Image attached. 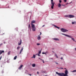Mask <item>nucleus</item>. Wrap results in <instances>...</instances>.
<instances>
[{
	"label": "nucleus",
	"mask_w": 76,
	"mask_h": 76,
	"mask_svg": "<svg viewBox=\"0 0 76 76\" xmlns=\"http://www.w3.org/2000/svg\"><path fill=\"white\" fill-rule=\"evenodd\" d=\"M48 53V52H46V53H45V54L47 55V54H46V53Z\"/></svg>",
	"instance_id": "nucleus-31"
},
{
	"label": "nucleus",
	"mask_w": 76,
	"mask_h": 76,
	"mask_svg": "<svg viewBox=\"0 0 76 76\" xmlns=\"http://www.w3.org/2000/svg\"><path fill=\"white\" fill-rule=\"evenodd\" d=\"M55 62V63H56V64H58V63L56 62Z\"/></svg>",
	"instance_id": "nucleus-40"
},
{
	"label": "nucleus",
	"mask_w": 76,
	"mask_h": 76,
	"mask_svg": "<svg viewBox=\"0 0 76 76\" xmlns=\"http://www.w3.org/2000/svg\"><path fill=\"white\" fill-rule=\"evenodd\" d=\"M39 58V59L40 60H42V59H41L40 58Z\"/></svg>",
	"instance_id": "nucleus-39"
},
{
	"label": "nucleus",
	"mask_w": 76,
	"mask_h": 76,
	"mask_svg": "<svg viewBox=\"0 0 76 76\" xmlns=\"http://www.w3.org/2000/svg\"><path fill=\"white\" fill-rule=\"evenodd\" d=\"M61 32H68V30L66 29H65L64 28H62L61 29Z\"/></svg>",
	"instance_id": "nucleus-3"
},
{
	"label": "nucleus",
	"mask_w": 76,
	"mask_h": 76,
	"mask_svg": "<svg viewBox=\"0 0 76 76\" xmlns=\"http://www.w3.org/2000/svg\"><path fill=\"white\" fill-rule=\"evenodd\" d=\"M20 48V47H18L17 48V50H19V48Z\"/></svg>",
	"instance_id": "nucleus-21"
},
{
	"label": "nucleus",
	"mask_w": 76,
	"mask_h": 76,
	"mask_svg": "<svg viewBox=\"0 0 76 76\" xmlns=\"http://www.w3.org/2000/svg\"><path fill=\"white\" fill-rule=\"evenodd\" d=\"M72 40H73V41H75V39H74V38H72Z\"/></svg>",
	"instance_id": "nucleus-24"
},
{
	"label": "nucleus",
	"mask_w": 76,
	"mask_h": 76,
	"mask_svg": "<svg viewBox=\"0 0 76 76\" xmlns=\"http://www.w3.org/2000/svg\"><path fill=\"white\" fill-rule=\"evenodd\" d=\"M48 53V52H46V53H45V54L47 55V54H46V53Z\"/></svg>",
	"instance_id": "nucleus-30"
},
{
	"label": "nucleus",
	"mask_w": 76,
	"mask_h": 76,
	"mask_svg": "<svg viewBox=\"0 0 76 76\" xmlns=\"http://www.w3.org/2000/svg\"><path fill=\"white\" fill-rule=\"evenodd\" d=\"M23 47H22L21 48V50H20V54H21V53H22V51H23Z\"/></svg>",
	"instance_id": "nucleus-11"
},
{
	"label": "nucleus",
	"mask_w": 76,
	"mask_h": 76,
	"mask_svg": "<svg viewBox=\"0 0 76 76\" xmlns=\"http://www.w3.org/2000/svg\"><path fill=\"white\" fill-rule=\"evenodd\" d=\"M37 39L38 40H39V39H41V37L39 36L38 37Z\"/></svg>",
	"instance_id": "nucleus-14"
},
{
	"label": "nucleus",
	"mask_w": 76,
	"mask_h": 76,
	"mask_svg": "<svg viewBox=\"0 0 76 76\" xmlns=\"http://www.w3.org/2000/svg\"><path fill=\"white\" fill-rule=\"evenodd\" d=\"M41 50H40V51H39V52L38 53V54H40L41 53Z\"/></svg>",
	"instance_id": "nucleus-22"
},
{
	"label": "nucleus",
	"mask_w": 76,
	"mask_h": 76,
	"mask_svg": "<svg viewBox=\"0 0 76 76\" xmlns=\"http://www.w3.org/2000/svg\"><path fill=\"white\" fill-rule=\"evenodd\" d=\"M51 2H53V0H51Z\"/></svg>",
	"instance_id": "nucleus-37"
},
{
	"label": "nucleus",
	"mask_w": 76,
	"mask_h": 76,
	"mask_svg": "<svg viewBox=\"0 0 76 76\" xmlns=\"http://www.w3.org/2000/svg\"><path fill=\"white\" fill-rule=\"evenodd\" d=\"M40 34L39 35H41V34H41V32H40Z\"/></svg>",
	"instance_id": "nucleus-42"
},
{
	"label": "nucleus",
	"mask_w": 76,
	"mask_h": 76,
	"mask_svg": "<svg viewBox=\"0 0 76 76\" xmlns=\"http://www.w3.org/2000/svg\"><path fill=\"white\" fill-rule=\"evenodd\" d=\"M55 57H56V58H58V56H57V54L55 53Z\"/></svg>",
	"instance_id": "nucleus-15"
},
{
	"label": "nucleus",
	"mask_w": 76,
	"mask_h": 76,
	"mask_svg": "<svg viewBox=\"0 0 76 76\" xmlns=\"http://www.w3.org/2000/svg\"><path fill=\"white\" fill-rule=\"evenodd\" d=\"M64 17L69 18V15H65Z\"/></svg>",
	"instance_id": "nucleus-16"
},
{
	"label": "nucleus",
	"mask_w": 76,
	"mask_h": 76,
	"mask_svg": "<svg viewBox=\"0 0 76 76\" xmlns=\"http://www.w3.org/2000/svg\"><path fill=\"white\" fill-rule=\"evenodd\" d=\"M28 28L30 29H31V26L30 25V24H28Z\"/></svg>",
	"instance_id": "nucleus-18"
},
{
	"label": "nucleus",
	"mask_w": 76,
	"mask_h": 76,
	"mask_svg": "<svg viewBox=\"0 0 76 76\" xmlns=\"http://www.w3.org/2000/svg\"><path fill=\"white\" fill-rule=\"evenodd\" d=\"M72 72H76V70H74L73 71H72Z\"/></svg>",
	"instance_id": "nucleus-26"
},
{
	"label": "nucleus",
	"mask_w": 76,
	"mask_h": 76,
	"mask_svg": "<svg viewBox=\"0 0 76 76\" xmlns=\"http://www.w3.org/2000/svg\"><path fill=\"white\" fill-rule=\"evenodd\" d=\"M21 44H22V40L21 39L20 40V43H18V45H21Z\"/></svg>",
	"instance_id": "nucleus-12"
},
{
	"label": "nucleus",
	"mask_w": 76,
	"mask_h": 76,
	"mask_svg": "<svg viewBox=\"0 0 76 76\" xmlns=\"http://www.w3.org/2000/svg\"><path fill=\"white\" fill-rule=\"evenodd\" d=\"M37 74H39V72H37Z\"/></svg>",
	"instance_id": "nucleus-45"
},
{
	"label": "nucleus",
	"mask_w": 76,
	"mask_h": 76,
	"mask_svg": "<svg viewBox=\"0 0 76 76\" xmlns=\"http://www.w3.org/2000/svg\"><path fill=\"white\" fill-rule=\"evenodd\" d=\"M54 26L55 28H57L58 29H60V27L57 26H56V25H53Z\"/></svg>",
	"instance_id": "nucleus-9"
},
{
	"label": "nucleus",
	"mask_w": 76,
	"mask_h": 76,
	"mask_svg": "<svg viewBox=\"0 0 76 76\" xmlns=\"http://www.w3.org/2000/svg\"><path fill=\"white\" fill-rule=\"evenodd\" d=\"M26 72H28L27 70L26 71Z\"/></svg>",
	"instance_id": "nucleus-53"
},
{
	"label": "nucleus",
	"mask_w": 76,
	"mask_h": 76,
	"mask_svg": "<svg viewBox=\"0 0 76 76\" xmlns=\"http://www.w3.org/2000/svg\"><path fill=\"white\" fill-rule=\"evenodd\" d=\"M74 17H75V16L73 15H69V18H74Z\"/></svg>",
	"instance_id": "nucleus-6"
},
{
	"label": "nucleus",
	"mask_w": 76,
	"mask_h": 76,
	"mask_svg": "<svg viewBox=\"0 0 76 76\" xmlns=\"http://www.w3.org/2000/svg\"><path fill=\"white\" fill-rule=\"evenodd\" d=\"M61 5L60 3H59L58 4V7H61Z\"/></svg>",
	"instance_id": "nucleus-13"
},
{
	"label": "nucleus",
	"mask_w": 76,
	"mask_h": 76,
	"mask_svg": "<svg viewBox=\"0 0 76 76\" xmlns=\"http://www.w3.org/2000/svg\"><path fill=\"white\" fill-rule=\"evenodd\" d=\"M62 5V6H63V5Z\"/></svg>",
	"instance_id": "nucleus-55"
},
{
	"label": "nucleus",
	"mask_w": 76,
	"mask_h": 76,
	"mask_svg": "<svg viewBox=\"0 0 76 76\" xmlns=\"http://www.w3.org/2000/svg\"><path fill=\"white\" fill-rule=\"evenodd\" d=\"M8 7L9 8V7Z\"/></svg>",
	"instance_id": "nucleus-54"
},
{
	"label": "nucleus",
	"mask_w": 76,
	"mask_h": 76,
	"mask_svg": "<svg viewBox=\"0 0 76 76\" xmlns=\"http://www.w3.org/2000/svg\"><path fill=\"white\" fill-rule=\"evenodd\" d=\"M3 45V44L1 43L0 44V47H1V45Z\"/></svg>",
	"instance_id": "nucleus-29"
},
{
	"label": "nucleus",
	"mask_w": 76,
	"mask_h": 76,
	"mask_svg": "<svg viewBox=\"0 0 76 76\" xmlns=\"http://www.w3.org/2000/svg\"><path fill=\"white\" fill-rule=\"evenodd\" d=\"M2 57V56H1L0 58V60H1V58Z\"/></svg>",
	"instance_id": "nucleus-35"
},
{
	"label": "nucleus",
	"mask_w": 76,
	"mask_h": 76,
	"mask_svg": "<svg viewBox=\"0 0 76 76\" xmlns=\"http://www.w3.org/2000/svg\"><path fill=\"white\" fill-rule=\"evenodd\" d=\"M75 50L76 51V48H75Z\"/></svg>",
	"instance_id": "nucleus-49"
},
{
	"label": "nucleus",
	"mask_w": 76,
	"mask_h": 76,
	"mask_svg": "<svg viewBox=\"0 0 76 76\" xmlns=\"http://www.w3.org/2000/svg\"><path fill=\"white\" fill-rule=\"evenodd\" d=\"M51 59L52 60H53V58H51Z\"/></svg>",
	"instance_id": "nucleus-51"
},
{
	"label": "nucleus",
	"mask_w": 76,
	"mask_h": 76,
	"mask_svg": "<svg viewBox=\"0 0 76 76\" xmlns=\"http://www.w3.org/2000/svg\"><path fill=\"white\" fill-rule=\"evenodd\" d=\"M2 53H4V50H0V55L2 54Z\"/></svg>",
	"instance_id": "nucleus-7"
},
{
	"label": "nucleus",
	"mask_w": 76,
	"mask_h": 76,
	"mask_svg": "<svg viewBox=\"0 0 76 76\" xmlns=\"http://www.w3.org/2000/svg\"><path fill=\"white\" fill-rule=\"evenodd\" d=\"M35 20H33L31 22V29L32 30V31H35L36 28H35V25L33 24V23H35Z\"/></svg>",
	"instance_id": "nucleus-2"
},
{
	"label": "nucleus",
	"mask_w": 76,
	"mask_h": 76,
	"mask_svg": "<svg viewBox=\"0 0 76 76\" xmlns=\"http://www.w3.org/2000/svg\"><path fill=\"white\" fill-rule=\"evenodd\" d=\"M45 76H47V75H45Z\"/></svg>",
	"instance_id": "nucleus-52"
},
{
	"label": "nucleus",
	"mask_w": 76,
	"mask_h": 76,
	"mask_svg": "<svg viewBox=\"0 0 76 76\" xmlns=\"http://www.w3.org/2000/svg\"><path fill=\"white\" fill-rule=\"evenodd\" d=\"M42 60V61H43V63H44V60Z\"/></svg>",
	"instance_id": "nucleus-34"
},
{
	"label": "nucleus",
	"mask_w": 76,
	"mask_h": 76,
	"mask_svg": "<svg viewBox=\"0 0 76 76\" xmlns=\"http://www.w3.org/2000/svg\"><path fill=\"white\" fill-rule=\"evenodd\" d=\"M64 69H66V68H64Z\"/></svg>",
	"instance_id": "nucleus-50"
},
{
	"label": "nucleus",
	"mask_w": 76,
	"mask_h": 76,
	"mask_svg": "<svg viewBox=\"0 0 76 76\" xmlns=\"http://www.w3.org/2000/svg\"><path fill=\"white\" fill-rule=\"evenodd\" d=\"M44 26H45V25H43V26H42V27H44Z\"/></svg>",
	"instance_id": "nucleus-47"
},
{
	"label": "nucleus",
	"mask_w": 76,
	"mask_h": 76,
	"mask_svg": "<svg viewBox=\"0 0 76 76\" xmlns=\"http://www.w3.org/2000/svg\"><path fill=\"white\" fill-rule=\"evenodd\" d=\"M38 56H40V55H39V54H38Z\"/></svg>",
	"instance_id": "nucleus-38"
},
{
	"label": "nucleus",
	"mask_w": 76,
	"mask_h": 76,
	"mask_svg": "<svg viewBox=\"0 0 76 76\" xmlns=\"http://www.w3.org/2000/svg\"><path fill=\"white\" fill-rule=\"evenodd\" d=\"M4 33L2 34V35H4Z\"/></svg>",
	"instance_id": "nucleus-48"
},
{
	"label": "nucleus",
	"mask_w": 76,
	"mask_h": 76,
	"mask_svg": "<svg viewBox=\"0 0 76 76\" xmlns=\"http://www.w3.org/2000/svg\"><path fill=\"white\" fill-rule=\"evenodd\" d=\"M42 72V73H45V72H46V71H41Z\"/></svg>",
	"instance_id": "nucleus-25"
},
{
	"label": "nucleus",
	"mask_w": 76,
	"mask_h": 76,
	"mask_svg": "<svg viewBox=\"0 0 76 76\" xmlns=\"http://www.w3.org/2000/svg\"><path fill=\"white\" fill-rule=\"evenodd\" d=\"M42 54H45V53H44V52H42Z\"/></svg>",
	"instance_id": "nucleus-32"
},
{
	"label": "nucleus",
	"mask_w": 76,
	"mask_h": 76,
	"mask_svg": "<svg viewBox=\"0 0 76 76\" xmlns=\"http://www.w3.org/2000/svg\"><path fill=\"white\" fill-rule=\"evenodd\" d=\"M65 2H66L67 1V0H64Z\"/></svg>",
	"instance_id": "nucleus-33"
},
{
	"label": "nucleus",
	"mask_w": 76,
	"mask_h": 76,
	"mask_svg": "<svg viewBox=\"0 0 76 76\" xmlns=\"http://www.w3.org/2000/svg\"><path fill=\"white\" fill-rule=\"evenodd\" d=\"M31 58H35V55H33V56Z\"/></svg>",
	"instance_id": "nucleus-19"
},
{
	"label": "nucleus",
	"mask_w": 76,
	"mask_h": 76,
	"mask_svg": "<svg viewBox=\"0 0 76 76\" xmlns=\"http://www.w3.org/2000/svg\"><path fill=\"white\" fill-rule=\"evenodd\" d=\"M4 44H6V42H4Z\"/></svg>",
	"instance_id": "nucleus-46"
},
{
	"label": "nucleus",
	"mask_w": 76,
	"mask_h": 76,
	"mask_svg": "<svg viewBox=\"0 0 76 76\" xmlns=\"http://www.w3.org/2000/svg\"><path fill=\"white\" fill-rule=\"evenodd\" d=\"M22 67H23V65H21L18 68V69H19V70H20V69H21V68H22Z\"/></svg>",
	"instance_id": "nucleus-8"
},
{
	"label": "nucleus",
	"mask_w": 76,
	"mask_h": 76,
	"mask_svg": "<svg viewBox=\"0 0 76 76\" xmlns=\"http://www.w3.org/2000/svg\"><path fill=\"white\" fill-rule=\"evenodd\" d=\"M32 66L33 67H35V64H33L32 65Z\"/></svg>",
	"instance_id": "nucleus-20"
},
{
	"label": "nucleus",
	"mask_w": 76,
	"mask_h": 76,
	"mask_svg": "<svg viewBox=\"0 0 76 76\" xmlns=\"http://www.w3.org/2000/svg\"><path fill=\"white\" fill-rule=\"evenodd\" d=\"M2 73H4V71H2Z\"/></svg>",
	"instance_id": "nucleus-44"
},
{
	"label": "nucleus",
	"mask_w": 76,
	"mask_h": 76,
	"mask_svg": "<svg viewBox=\"0 0 76 76\" xmlns=\"http://www.w3.org/2000/svg\"><path fill=\"white\" fill-rule=\"evenodd\" d=\"M28 75H30V76H31V75H32L30 74H28Z\"/></svg>",
	"instance_id": "nucleus-36"
},
{
	"label": "nucleus",
	"mask_w": 76,
	"mask_h": 76,
	"mask_svg": "<svg viewBox=\"0 0 76 76\" xmlns=\"http://www.w3.org/2000/svg\"><path fill=\"white\" fill-rule=\"evenodd\" d=\"M56 74H57L58 75H61L62 76H68L67 75V73H68V71H67V69H66L65 70V73H58V72H56Z\"/></svg>",
	"instance_id": "nucleus-1"
},
{
	"label": "nucleus",
	"mask_w": 76,
	"mask_h": 76,
	"mask_svg": "<svg viewBox=\"0 0 76 76\" xmlns=\"http://www.w3.org/2000/svg\"><path fill=\"white\" fill-rule=\"evenodd\" d=\"M17 58V56H15L14 58V60H16Z\"/></svg>",
	"instance_id": "nucleus-17"
},
{
	"label": "nucleus",
	"mask_w": 76,
	"mask_h": 76,
	"mask_svg": "<svg viewBox=\"0 0 76 76\" xmlns=\"http://www.w3.org/2000/svg\"><path fill=\"white\" fill-rule=\"evenodd\" d=\"M37 45H40V44H39V43H37Z\"/></svg>",
	"instance_id": "nucleus-27"
},
{
	"label": "nucleus",
	"mask_w": 76,
	"mask_h": 76,
	"mask_svg": "<svg viewBox=\"0 0 76 76\" xmlns=\"http://www.w3.org/2000/svg\"><path fill=\"white\" fill-rule=\"evenodd\" d=\"M59 3H61V0H59Z\"/></svg>",
	"instance_id": "nucleus-28"
},
{
	"label": "nucleus",
	"mask_w": 76,
	"mask_h": 76,
	"mask_svg": "<svg viewBox=\"0 0 76 76\" xmlns=\"http://www.w3.org/2000/svg\"><path fill=\"white\" fill-rule=\"evenodd\" d=\"M53 53H54V51H53Z\"/></svg>",
	"instance_id": "nucleus-56"
},
{
	"label": "nucleus",
	"mask_w": 76,
	"mask_h": 76,
	"mask_svg": "<svg viewBox=\"0 0 76 76\" xmlns=\"http://www.w3.org/2000/svg\"><path fill=\"white\" fill-rule=\"evenodd\" d=\"M54 2H51V4H52L51 8L52 9L54 8Z\"/></svg>",
	"instance_id": "nucleus-4"
},
{
	"label": "nucleus",
	"mask_w": 76,
	"mask_h": 76,
	"mask_svg": "<svg viewBox=\"0 0 76 76\" xmlns=\"http://www.w3.org/2000/svg\"><path fill=\"white\" fill-rule=\"evenodd\" d=\"M10 51H9V52H8V55H10Z\"/></svg>",
	"instance_id": "nucleus-23"
},
{
	"label": "nucleus",
	"mask_w": 76,
	"mask_h": 76,
	"mask_svg": "<svg viewBox=\"0 0 76 76\" xmlns=\"http://www.w3.org/2000/svg\"><path fill=\"white\" fill-rule=\"evenodd\" d=\"M60 69H63V68H60Z\"/></svg>",
	"instance_id": "nucleus-43"
},
{
	"label": "nucleus",
	"mask_w": 76,
	"mask_h": 76,
	"mask_svg": "<svg viewBox=\"0 0 76 76\" xmlns=\"http://www.w3.org/2000/svg\"><path fill=\"white\" fill-rule=\"evenodd\" d=\"M53 39L55 40V41H59V39L57 38H53Z\"/></svg>",
	"instance_id": "nucleus-10"
},
{
	"label": "nucleus",
	"mask_w": 76,
	"mask_h": 76,
	"mask_svg": "<svg viewBox=\"0 0 76 76\" xmlns=\"http://www.w3.org/2000/svg\"><path fill=\"white\" fill-rule=\"evenodd\" d=\"M61 34H62V35H65V36H66V37H69V38H72V37H71L69 35L65 34H64L63 33H62Z\"/></svg>",
	"instance_id": "nucleus-5"
},
{
	"label": "nucleus",
	"mask_w": 76,
	"mask_h": 76,
	"mask_svg": "<svg viewBox=\"0 0 76 76\" xmlns=\"http://www.w3.org/2000/svg\"><path fill=\"white\" fill-rule=\"evenodd\" d=\"M61 60H63V58L62 57L61 58Z\"/></svg>",
	"instance_id": "nucleus-41"
}]
</instances>
